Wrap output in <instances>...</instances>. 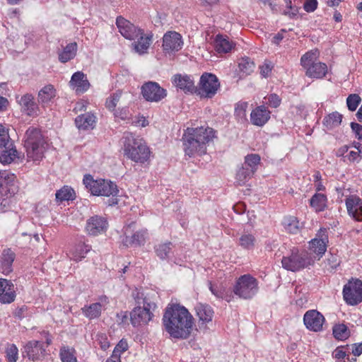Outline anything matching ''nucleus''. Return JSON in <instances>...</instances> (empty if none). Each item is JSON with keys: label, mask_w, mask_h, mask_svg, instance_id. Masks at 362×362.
Returning a JSON list of instances; mask_svg holds the SVG:
<instances>
[{"label": "nucleus", "mask_w": 362, "mask_h": 362, "mask_svg": "<svg viewBox=\"0 0 362 362\" xmlns=\"http://www.w3.org/2000/svg\"><path fill=\"white\" fill-rule=\"evenodd\" d=\"M163 324L171 337L187 339L192 330L193 317L184 306L172 304L165 309Z\"/></svg>", "instance_id": "nucleus-1"}, {"label": "nucleus", "mask_w": 362, "mask_h": 362, "mask_svg": "<svg viewBox=\"0 0 362 362\" xmlns=\"http://www.w3.org/2000/svg\"><path fill=\"white\" fill-rule=\"evenodd\" d=\"M215 132L209 127H187L183 135L185 155L189 157L200 156L206 153V145L212 141Z\"/></svg>", "instance_id": "nucleus-2"}, {"label": "nucleus", "mask_w": 362, "mask_h": 362, "mask_svg": "<svg viewBox=\"0 0 362 362\" xmlns=\"http://www.w3.org/2000/svg\"><path fill=\"white\" fill-rule=\"evenodd\" d=\"M124 156L136 163L143 164L149 160L151 151L146 141L132 133L126 132L122 139Z\"/></svg>", "instance_id": "nucleus-3"}, {"label": "nucleus", "mask_w": 362, "mask_h": 362, "mask_svg": "<svg viewBox=\"0 0 362 362\" xmlns=\"http://www.w3.org/2000/svg\"><path fill=\"white\" fill-rule=\"evenodd\" d=\"M47 144L37 128L29 127L25 134L24 147L28 160H40L47 149Z\"/></svg>", "instance_id": "nucleus-4"}, {"label": "nucleus", "mask_w": 362, "mask_h": 362, "mask_svg": "<svg viewBox=\"0 0 362 362\" xmlns=\"http://www.w3.org/2000/svg\"><path fill=\"white\" fill-rule=\"evenodd\" d=\"M83 183L86 188L94 196L112 197L109 205L117 204V196L119 189L113 182L105 179H94L90 175H86L83 179Z\"/></svg>", "instance_id": "nucleus-5"}, {"label": "nucleus", "mask_w": 362, "mask_h": 362, "mask_svg": "<svg viewBox=\"0 0 362 362\" xmlns=\"http://www.w3.org/2000/svg\"><path fill=\"white\" fill-rule=\"evenodd\" d=\"M19 186L16 176L10 172L0 173V210L5 212L8 209L12 202L11 199L18 192Z\"/></svg>", "instance_id": "nucleus-6"}, {"label": "nucleus", "mask_w": 362, "mask_h": 362, "mask_svg": "<svg viewBox=\"0 0 362 362\" xmlns=\"http://www.w3.org/2000/svg\"><path fill=\"white\" fill-rule=\"evenodd\" d=\"M319 52L310 50L301 57L300 64L306 70L307 76L313 78H322L327 73L326 64L318 61Z\"/></svg>", "instance_id": "nucleus-7"}, {"label": "nucleus", "mask_w": 362, "mask_h": 362, "mask_svg": "<svg viewBox=\"0 0 362 362\" xmlns=\"http://www.w3.org/2000/svg\"><path fill=\"white\" fill-rule=\"evenodd\" d=\"M156 309V303L146 296L143 299V305L136 306L130 313L132 325L135 327L148 325L153 320Z\"/></svg>", "instance_id": "nucleus-8"}, {"label": "nucleus", "mask_w": 362, "mask_h": 362, "mask_svg": "<svg viewBox=\"0 0 362 362\" xmlns=\"http://www.w3.org/2000/svg\"><path fill=\"white\" fill-rule=\"evenodd\" d=\"M233 291L240 298L252 299L259 291V281L251 274L241 275L236 279Z\"/></svg>", "instance_id": "nucleus-9"}, {"label": "nucleus", "mask_w": 362, "mask_h": 362, "mask_svg": "<svg viewBox=\"0 0 362 362\" xmlns=\"http://www.w3.org/2000/svg\"><path fill=\"white\" fill-rule=\"evenodd\" d=\"M315 258L307 250L300 252L294 248L289 255L284 257L281 260L282 267L286 270L296 272L313 264Z\"/></svg>", "instance_id": "nucleus-10"}, {"label": "nucleus", "mask_w": 362, "mask_h": 362, "mask_svg": "<svg viewBox=\"0 0 362 362\" xmlns=\"http://www.w3.org/2000/svg\"><path fill=\"white\" fill-rule=\"evenodd\" d=\"M328 235L325 228H321L316 234L315 238L309 242L308 254L315 258V262L319 260L327 250Z\"/></svg>", "instance_id": "nucleus-11"}, {"label": "nucleus", "mask_w": 362, "mask_h": 362, "mask_svg": "<svg viewBox=\"0 0 362 362\" xmlns=\"http://www.w3.org/2000/svg\"><path fill=\"white\" fill-rule=\"evenodd\" d=\"M343 297L346 303L356 305L362 302V281L359 279L349 281L343 288Z\"/></svg>", "instance_id": "nucleus-12"}, {"label": "nucleus", "mask_w": 362, "mask_h": 362, "mask_svg": "<svg viewBox=\"0 0 362 362\" xmlns=\"http://www.w3.org/2000/svg\"><path fill=\"white\" fill-rule=\"evenodd\" d=\"M141 92L143 98L151 103H159L165 98L168 94L165 88L154 81L144 83L141 86Z\"/></svg>", "instance_id": "nucleus-13"}, {"label": "nucleus", "mask_w": 362, "mask_h": 362, "mask_svg": "<svg viewBox=\"0 0 362 362\" xmlns=\"http://www.w3.org/2000/svg\"><path fill=\"white\" fill-rule=\"evenodd\" d=\"M219 86L217 77L212 74L206 73L200 78L199 94L206 98H212Z\"/></svg>", "instance_id": "nucleus-14"}, {"label": "nucleus", "mask_w": 362, "mask_h": 362, "mask_svg": "<svg viewBox=\"0 0 362 362\" xmlns=\"http://www.w3.org/2000/svg\"><path fill=\"white\" fill-rule=\"evenodd\" d=\"M325 318L316 310H309L303 315V323L305 327L312 332H318L323 330Z\"/></svg>", "instance_id": "nucleus-15"}, {"label": "nucleus", "mask_w": 362, "mask_h": 362, "mask_svg": "<svg viewBox=\"0 0 362 362\" xmlns=\"http://www.w3.org/2000/svg\"><path fill=\"white\" fill-rule=\"evenodd\" d=\"M116 25L119 33L127 40H135L138 35H141L142 29L122 16L117 18Z\"/></svg>", "instance_id": "nucleus-16"}, {"label": "nucleus", "mask_w": 362, "mask_h": 362, "mask_svg": "<svg viewBox=\"0 0 362 362\" xmlns=\"http://www.w3.org/2000/svg\"><path fill=\"white\" fill-rule=\"evenodd\" d=\"M183 41L180 34L175 31H168L163 37V49L165 53L171 54L180 50Z\"/></svg>", "instance_id": "nucleus-17"}, {"label": "nucleus", "mask_w": 362, "mask_h": 362, "mask_svg": "<svg viewBox=\"0 0 362 362\" xmlns=\"http://www.w3.org/2000/svg\"><path fill=\"white\" fill-rule=\"evenodd\" d=\"M109 303V298L106 296H102L98 298L97 302L84 306L81 309L82 313L90 320L98 318L100 316L102 311L107 309Z\"/></svg>", "instance_id": "nucleus-18"}, {"label": "nucleus", "mask_w": 362, "mask_h": 362, "mask_svg": "<svg viewBox=\"0 0 362 362\" xmlns=\"http://www.w3.org/2000/svg\"><path fill=\"white\" fill-rule=\"evenodd\" d=\"M16 100L21 106V110L26 115L35 117L40 114L39 104L35 101V98L32 94L25 93L23 95L17 96Z\"/></svg>", "instance_id": "nucleus-19"}, {"label": "nucleus", "mask_w": 362, "mask_h": 362, "mask_svg": "<svg viewBox=\"0 0 362 362\" xmlns=\"http://www.w3.org/2000/svg\"><path fill=\"white\" fill-rule=\"evenodd\" d=\"M69 86L76 95H81L88 91L90 87V83L86 74L83 71H78L71 76Z\"/></svg>", "instance_id": "nucleus-20"}, {"label": "nucleus", "mask_w": 362, "mask_h": 362, "mask_svg": "<svg viewBox=\"0 0 362 362\" xmlns=\"http://www.w3.org/2000/svg\"><path fill=\"white\" fill-rule=\"evenodd\" d=\"M133 224L129 225L124 228L125 237L123 239V243L127 247L140 246L144 245L148 236L146 229H141L136 231L132 235L129 234L132 232Z\"/></svg>", "instance_id": "nucleus-21"}, {"label": "nucleus", "mask_w": 362, "mask_h": 362, "mask_svg": "<svg viewBox=\"0 0 362 362\" xmlns=\"http://www.w3.org/2000/svg\"><path fill=\"white\" fill-rule=\"evenodd\" d=\"M107 228V223L105 218L94 216L87 220L86 231L90 235L96 236L104 233Z\"/></svg>", "instance_id": "nucleus-22"}, {"label": "nucleus", "mask_w": 362, "mask_h": 362, "mask_svg": "<svg viewBox=\"0 0 362 362\" xmlns=\"http://www.w3.org/2000/svg\"><path fill=\"white\" fill-rule=\"evenodd\" d=\"M23 353L33 361H39L45 355V347L44 343L38 341H31L25 344L23 348Z\"/></svg>", "instance_id": "nucleus-23"}, {"label": "nucleus", "mask_w": 362, "mask_h": 362, "mask_svg": "<svg viewBox=\"0 0 362 362\" xmlns=\"http://www.w3.org/2000/svg\"><path fill=\"white\" fill-rule=\"evenodd\" d=\"M348 214L357 221H362V199L356 195H351L346 199Z\"/></svg>", "instance_id": "nucleus-24"}, {"label": "nucleus", "mask_w": 362, "mask_h": 362, "mask_svg": "<svg viewBox=\"0 0 362 362\" xmlns=\"http://www.w3.org/2000/svg\"><path fill=\"white\" fill-rule=\"evenodd\" d=\"M16 294L14 284L6 279H0V302L9 304L15 300Z\"/></svg>", "instance_id": "nucleus-25"}, {"label": "nucleus", "mask_w": 362, "mask_h": 362, "mask_svg": "<svg viewBox=\"0 0 362 362\" xmlns=\"http://www.w3.org/2000/svg\"><path fill=\"white\" fill-rule=\"evenodd\" d=\"M90 250L91 246L87 244L84 240H81L70 249L69 257L73 261L80 262L86 257Z\"/></svg>", "instance_id": "nucleus-26"}, {"label": "nucleus", "mask_w": 362, "mask_h": 362, "mask_svg": "<svg viewBox=\"0 0 362 362\" xmlns=\"http://www.w3.org/2000/svg\"><path fill=\"white\" fill-rule=\"evenodd\" d=\"M57 95V90L52 85H47L42 88L37 94V101L42 107L50 106Z\"/></svg>", "instance_id": "nucleus-27"}, {"label": "nucleus", "mask_w": 362, "mask_h": 362, "mask_svg": "<svg viewBox=\"0 0 362 362\" xmlns=\"http://www.w3.org/2000/svg\"><path fill=\"white\" fill-rule=\"evenodd\" d=\"M270 114V111L265 106H258L250 114L251 122L255 126L262 127L269 119Z\"/></svg>", "instance_id": "nucleus-28"}, {"label": "nucleus", "mask_w": 362, "mask_h": 362, "mask_svg": "<svg viewBox=\"0 0 362 362\" xmlns=\"http://www.w3.org/2000/svg\"><path fill=\"white\" fill-rule=\"evenodd\" d=\"M152 35L145 33L142 30L141 35H138L136 40H133L132 47L134 51L139 54L146 53L152 42Z\"/></svg>", "instance_id": "nucleus-29"}, {"label": "nucleus", "mask_w": 362, "mask_h": 362, "mask_svg": "<svg viewBox=\"0 0 362 362\" xmlns=\"http://www.w3.org/2000/svg\"><path fill=\"white\" fill-rule=\"evenodd\" d=\"M16 255L10 248L4 249L0 259V271L2 274L8 275L13 270V262Z\"/></svg>", "instance_id": "nucleus-30"}, {"label": "nucleus", "mask_w": 362, "mask_h": 362, "mask_svg": "<svg viewBox=\"0 0 362 362\" xmlns=\"http://www.w3.org/2000/svg\"><path fill=\"white\" fill-rule=\"evenodd\" d=\"M173 83L185 93H192L195 88L193 80L187 75H175L173 77Z\"/></svg>", "instance_id": "nucleus-31"}, {"label": "nucleus", "mask_w": 362, "mask_h": 362, "mask_svg": "<svg viewBox=\"0 0 362 362\" xmlns=\"http://www.w3.org/2000/svg\"><path fill=\"white\" fill-rule=\"evenodd\" d=\"M234 43L228 37L222 35H217L214 40V47L218 54H226L232 50Z\"/></svg>", "instance_id": "nucleus-32"}, {"label": "nucleus", "mask_w": 362, "mask_h": 362, "mask_svg": "<svg viewBox=\"0 0 362 362\" xmlns=\"http://www.w3.org/2000/svg\"><path fill=\"white\" fill-rule=\"evenodd\" d=\"M18 158V152L13 144L10 141L6 146L0 148V162L9 164Z\"/></svg>", "instance_id": "nucleus-33"}, {"label": "nucleus", "mask_w": 362, "mask_h": 362, "mask_svg": "<svg viewBox=\"0 0 362 362\" xmlns=\"http://www.w3.org/2000/svg\"><path fill=\"white\" fill-rule=\"evenodd\" d=\"M195 310L202 324H207L211 322L214 317V310L209 305L197 303L195 306Z\"/></svg>", "instance_id": "nucleus-34"}, {"label": "nucleus", "mask_w": 362, "mask_h": 362, "mask_svg": "<svg viewBox=\"0 0 362 362\" xmlns=\"http://www.w3.org/2000/svg\"><path fill=\"white\" fill-rule=\"evenodd\" d=\"M95 117L90 113H86L78 116L75 119V124L79 129H93L96 120Z\"/></svg>", "instance_id": "nucleus-35"}, {"label": "nucleus", "mask_w": 362, "mask_h": 362, "mask_svg": "<svg viewBox=\"0 0 362 362\" xmlns=\"http://www.w3.org/2000/svg\"><path fill=\"white\" fill-rule=\"evenodd\" d=\"M256 238L254 234L249 232H243L239 239L238 245L245 250H253L256 245Z\"/></svg>", "instance_id": "nucleus-36"}, {"label": "nucleus", "mask_w": 362, "mask_h": 362, "mask_svg": "<svg viewBox=\"0 0 362 362\" xmlns=\"http://www.w3.org/2000/svg\"><path fill=\"white\" fill-rule=\"evenodd\" d=\"M76 51L77 44L76 42L68 44L59 54V60L62 63L70 61L75 57Z\"/></svg>", "instance_id": "nucleus-37"}, {"label": "nucleus", "mask_w": 362, "mask_h": 362, "mask_svg": "<svg viewBox=\"0 0 362 362\" xmlns=\"http://www.w3.org/2000/svg\"><path fill=\"white\" fill-rule=\"evenodd\" d=\"M342 120V115L337 112H334L325 116L323 119V125L328 130L339 127Z\"/></svg>", "instance_id": "nucleus-38"}, {"label": "nucleus", "mask_w": 362, "mask_h": 362, "mask_svg": "<svg viewBox=\"0 0 362 362\" xmlns=\"http://www.w3.org/2000/svg\"><path fill=\"white\" fill-rule=\"evenodd\" d=\"M327 197L322 193H316L310 200V204L315 211H322L327 206Z\"/></svg>", "instance_id": "nucleus-39"}, {"label": "nucleus", "mask_w": 362, "mask_h": 362, "mask_svg": "<svg viewBox=\"0 0 362 362\" xmlns=\"http://www.w3.org/2000/svg\"><path fill=\"white\" fill-rule=\"evenodd\" d=\"M55 197L57 202H62L64 201L74 200L76 197V193L71 187L64 186L56 192Z\"/></svg>", "instance_id": "nucleus-40"}, {"label": "nucleus", "mask_w": 362, "mask_h": 362, "mask_svg": "<svg viewBox=\"0 0 362 362\" xmlns=\"http://www.w3.org/2000/svg\"><path fill=\"white\" fill-rule=\"evenodd\" d=\"M283 226L286 231L293 234L297 233L301 228L297 218L294 216L285 217L283 221Z\"/></svg>", "instance_id": "nucleus-41"}, {"label": "nucleus", "mask_w": 362, "mask_h": 362, "mask_svg": "<svg viewBox=\"0 0 362 362\" xmlns=\"http://www.w3.org/2000/svg\"><path fill=\"white\" fill-rule=\"evenodd\" d=\"M260 156L256 153L249 154L245 156L243 167L248 168L253 174L256 172L260 163Z\"/></svg>", "instance_id": "nucleus-42"}, {"label": "nucleus", "mask_w": 362, "mask_h": 362, "mask_svg": "<svg viewBox=\"0 0 362 362\" xmlns=\"http://www.w3.org/2000/svg\"><path fill=\"white\" fill-rule=\"evenodd\" d=\"M254 174L248 168L243 167L238 169L235 175V183L238 185H244L252 177Z\"/></svg>", "instance_id": "nucleus-43"}, {"label": "nucleus", "mask_w": 362, "mask_h": 362, "mask_svg": "<svg viewBox=\"0 0 362 362\" xmlns=\"http://www.w3.org/2000/svg\"><path fill=\"white\" fill-rule=\"evenodd\" d=\"M172 245L170 243L158 244L155 247V252L160 259H168L172 253Z\"/></svg>", "instance_id": "nucleus-44"}, {"label": "nucleus", "mask_w": 362, "mask_h": 362, "mask_svg": "<svg viewBox=\"0 0 362 362\" xmlns=\"http://www.w3.org/2000/svg\"><path fill=\"white\" fill-rule=\"evenodd\" d=\"M62 362H77L76 351L74 348L63 346L59 353Z\"/></svg>", "instance_id": "nucleus-45"}, {"label": "nucleus", "mask_w": 362, "mask_h": 362, "mask_svg": "<svg viewBox=\"0 0 362 362\" xmlns=\"http://www.w3.org/2000/svg\"><path fill=\"white\" fill-rule=\"evenodd\" d=\"M239 71L243 74H250L255 69L254 62L248 57H243L238 62Z\"/></svg>", "instance_id": "nucleus-46"}, {"label": "nucleus", "mask_w": 362, "mask_h": 362, "mask_svg": "<svg viewBox=\"0 0 362 362\" xmlns=\"http://www.w3.org/2000/svg\"><path fill=\"white\" fill-rule=\"evenodd\" d=\"M333 334L336 339L344 340L349 337V332L345 325L339 324L333 327Z\"/></svg>", "instance_id": "nucleus-47"}, {"label": "nucleus", "mask_w": 362, "mask_h": 362, "mask_svg": "<svg viewBox=\"0 0 362 362\" xmlns=\"http://www.w3.org/2000/svg\"><path fill=\"white\" fill-rule=\"evenodd\" d=\"M288 11H285L284 13L290 17H294L298 12L300 2L298 0H284Z\"/></svg>", "instance_id": "nucleus-48"}, {"label": "nucleus", "mask_w": 362, "mask_h": 362, "mask_svg": "<svg viewBox=\"0 0 362 362\" xmlns=\"http://www.w3.org/2000/svg\"><path fill=\"white\" fill-rule=\"evenodd\" d=\"M247 107L248 103L247 102L240 101L235 105V116L239 121L245 120Z\"/></svg>", "instance_id": "nucleus-49"}, {"label": "nucleus", "mask_w": 362, "mask_h": 362, "mask_svg": "<svg viewBox=\"0 0 362 362\" xmlns=\"http://www.w3.org/2000/svg\"><path fill=\"white\" fill-rule=\"evenodd\" d=\"M209 285V289L215 296L219 298L225 299L228 302L231 301L233 296L231 295L227 294L226 291L222 288L214 286L211 283Z\"/></svg>", "instance_id": "nucleus-50"}, {"label": "nucleus", "mask_w": 362, "mask_h": 362, "mask_svg": "<svg viewBox=\"0 0 362 362\" xmlns=\"http://www.w3.org/2000/svg\"><path fill=\"white\" fill-rule=\"evenodd\" d=\"M121 97V93L120 92H116L111 95L106 100L105 106L106 107L112 111L115 112V107L120 99Z\"/></svg>", "instance_id": "nucleus-51"}, {"label": "nucleus", "mask_w": 362, "mask_h": 362, "mask_svg": "<svg viewBox=\"0 0 362 362\" xmlns=\"http://www.w3.org/2000/svg\"><path fill=\"white\" fill-rule=\"evenodd\" d=\"M6 358L8 362H16L18 358V349L14 344H10L6 349Z\"/></svg>", "instance_id": "nucleus-52"}, {"label": "nucleus", "mask_w": 362, "mask_h": 362, "mask_svg": "<svg viewBox=\"0 0 362 362\" xmlns=\"http://www.w3.org/2000/svg\"><path fill=\"white\" fill-rule=\"evenodd\" d=\"M361 100L358 95L351 94L346 99L347 107L349 110L354 111L356 110Z\"/></svg>", "instance_id": "nucleus-53"}, {"label": "nucleus", "mask_w": 362, "mask_h": 362, "mask_svg": "<svg viewBox=\"0 0 362 362\" xmlns=\"http://www.w3.org/2000/svg\"><path fill=\"white\" fill-rule=\"evenodd\" d=\"M10 136L8 129L1 124H0V148L6 146L9 143Z\"/></svg>", "instance_id": "nucleus-54"}, {"label": "nucleus", "mask_w": 362, "mask_h": 362, "mask_svg": "<svg viewBox=\"0 0 362 362\" xmlns=\"http://www.w3.org/2000/svg\"><path fill=\"white\" fill-rule=\"evenodd\" d=\"M128 349V344L126 340L122 339L119 341L117 346L115 347L112 355L120 358L121 354L127 351Z\"/></svg>", "instance_id": "nucleus-55"}, {"label": "nucleus", "mask_w": 362, "mask_h": 362, "mask_svg": "<svg viewBox=\"0 0 362 362\" xmlns=\"http://www.w3.org/2000/svg\"><path fill=\"white\" fill-rule=\"evenodd\" d=\"M114 115L115 117L120 118L122 120H128L130 118V113L127 107L116 110Z\"/></svg>", "instance_id": "nucleus-56"}, {"label": "nucleus", "mask_w": 362, "mask_h": 362, "mask_svg": "<svg viewBox=\"0 0 362 362\" xmlns=\"http://www.w3.org/2000/svg\"><path fill=\"white\" fill-rule=\"evenodd\" d=\"M281 100L276 94H271L267 98L266 103L272 107H277L280 105Z\"/></svg>", "instance_id": "nucleus-57"}, {"label": "nucleus", "mask_w": 362, "mask_h": 362, "mask_svg": "<svg viewBox=\"0 0 362 362\" xmlns=\"http://www.w3.org/2000/svg\"><path fill=\"white\" fill-rule=\"evenodd\" d=\"M98 341L100 345V347L103 350H106L110 346V342L107 339V337L106 334H101L98 335Z\"/></svg>", "instance_id": "nucleus-58"}, {"label": "nucleus", "mask_w": 362, "mask_h": 362, "mask_svg": "<svg viewBox=\"0 0 362 362\" xmlns=\"http://www.w3.org/2000/svg\"><path fill=\"white\" fill-rule=\"evenodd\" d=\"M317 0H306L303 4L304 9L307 12H313L317 8Z\"/></svg>", "instance_id": "nucleus-59"}, {"label": "nucleus", "mask_w": 362, "mask_h": 362, "mask_svg": "<svg viewBox=\"0 0 362 362\" xmlns=\"http://www.w3.org/2000/svg\"><path fill=\"white\" fill-rule=\"evenodd\" d=\"M351 127L356 137L359 140H362V126L358 123L352 122Z\"/></svg>", "instance_id": "nucleus-60"}, {"label": "nucleus", "mask_w": 362, "mask_h": 362, "mask_svg": "<svg viewBox=\"0 0 362 362\" xmlns=\"http://www.w3.org/2000/svg\"><path fill=\"white\" fill-rule=\"evenodd\" d=\"M272 64L270 62H264L261 66H260V72H261V74L264 76V77H267L269 76V74H270V72L272 71Z\"/></svg>", "instance_id": "nucleus-61"}, {"label": "nucleus", "mask_w": 362, "mask_h": 362, "mask_svg": "<svg viewBox=\"0 0 362 362\" xmlns=\"http://www.w3.org/2000/svg\"><path fill=\"white\" fill-rule=\"evenodd\" d=\"M346 356V354L343 348H337L333 352V356L338 360L344 359Z\"/></svg>", "instance_id": "nucleus-62"}, {"label": "nucleus", "mask_w": 362, "mask_h": 362, "mask_svg": "<svg viewBox=\"0 0 362 362\" xmlns=\"http://www.w3.org/2000/svg\"><path fill=\"white\" fill-rule=\"evenodd\" d=\"M88 103L87 101H85V100H80V101H78L75 105V107L74 108V111H75L76 112H78L86 110Z\"/></svg>", "instance_id": "nucleus-63"}, {"label": "nucleus", "mask_w": 362, "mask_h": 362, "mask_svg": "<svg viewBox=\"0 0 362 362\" xmlns=\"http://www.w3.org/2000/svg\"><path fill=\"white\" fill-rule=\"evenodd\" d=\"M116 321L119 324L124 323L127 320L128 315L127 312L121 311L120 313L117 314Z\"/></svg>", "instance_id": "nucleus-64"}]
</instances>
